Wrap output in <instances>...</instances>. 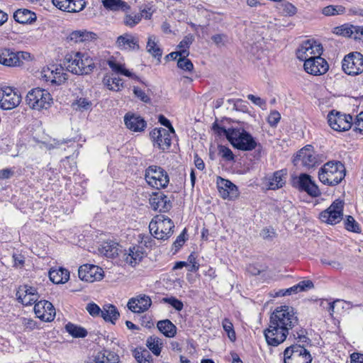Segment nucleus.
<instances>
[{"label": "nucleus", "instance_id": "obj_1", "mask_svg": "<svg viewBox=\"0 0 363 363\" xmlns=\"http://www.w3.org/2000/svg\"><path fill=\"white\" fill-rule=\"evenodd\" d=\"M298 324L296 312L293 307L281 306L276 308L270 315L267 328L264 330L268 345L277 347L283 343L291 330Z\"/></svg>", "mask_w": 363, "mask_h": 363}, {"label": "nucleus", "instance_id": "obj_2", "mask_svg": "<svg viewBox=\"0 0 363 363\" xmlns=\"http://www.w3.org/2000/svg\"><path fill=\"white\" fill-rule=\"evenodd\" d=\"M64 65L69 72L78 75L88 74L95 68L92 58L79 52L66 55Z\"/></svg>", "mask_w": 363, "mask_h": 363}, {"label": "nucleus", "instance_id": "obj_3", "mask_svg": "<svg viewBox=\"0 0 363 363\" xmlns=\"http://www.w3.org/2000/svg\"><path fill=\"white\" fill-rule=\"evenodd\" d=\"M345 175V167L340 161H329L318 171L320 182L328 186L337 185L344 179Z\"/></svg>", "mask_w": 363, "mask_h": 363}, {"label": "nucleus", "instance_id": "obj_4", "mask_svg": "<svg viewBox=\"0 0 363 363\" xmlns=\"http://www.w3.org/2000/svg\"><path fill=\"white\" fill-rule=\"evenodd\" d=\"M174 228L173 221L162 214L155 216L149 224L150 234L160 240H168L173 234Z\"/></svg>", "mask_w": 363, "mask_h": 363}, {"label": "nucleus", "instance_id": "obj_5", "mask_svg": "<svg viewBox=\"0 0 363 363\" xmlns=\"http://www.w3.org/2000/svg\"><path fill=\"white\" fill-rule=\"evenodd\" d=\"M229 142L232 145L242 151H250L256 148L257 143L248 132L243 129L235 128L230 134Z\"/></svg>", "mask_w": 363, "mask_h": 363}, {"label": "nucleus", "instance_id": "obj_6", "mask_svg": "<svg viewBox=\"0 0 363 363\" xmlns=\"http://www.w3.org/2000/svg\"><path fill=\"white\" fill-rule=\"evenodd\" d=\"M26 101L31 108L40 111L50 106L52 97L47 90L35 88L28 93Z\"/></svg>", "mask_w": 363, "mask_h": 363}, {"label": "nucleus", "instance_id": "obj_7", "mask_svg": "<svg viewBox=\"0 0 363 363\" xmlns=\"http://www.w3.org/2000/svg\"><path fill=\"white\" fill-rule=\"evenodd\" d=\"M145 179L148 185L157 189L165 188L169 182L167 172L157 165L149 166L145 169Z\"/></svg>", "mask_w": 363, "mask_h": 363}, {"label": "nucleus", "instance_id": "obj_8", "mask_svg": "<svg viewBox=\"0 0 363 363\" xmlns=\"http://www.w3.org/2000/svg\"><path fill=\"white\" fill-rule=\"evenodd\" d=\"M284 363H311L310 352L300 345H293L286 347L284 352Z\"/></svg>", "mask_w": 363, "mask_h": 363}, {"label": "nucleus", "instance_id": "obj_9", "mask_svg": "<svg viewBox=\"0 0 363 363\" xmlns=\"http://www.w3.org/2000/svg\"><path fill=\"white\" fill-rule=\"evenodd\" d=\"M40 79L53 85H60L67 79V74L61 65H52L43 68Z\"/></svg>", "mask_w": 363, "mask_h": 363}, {"label": "nucleus", "instance_id": "obj_10", "mask_svg": "<svg viewBox=\"0 0 363 363\" xmlns=\"http://www.w3.org/2000/svg\"><path fill=\"white\" fill-rule=\"evenodd\" d=\"M329 125L336 131H346L353 125L352 116L350 114L342 113L335 110L328 115Z\"/></svg>", "mask_w": 363, "mask_h": 363}, {"label": "nucleus", "instance_id": "obj_11", "mask_svg": "<svg viewBox=\"0 0 363 363\" xmlns=\"http://www.w3.org/2000/svg\"><path fill=\"white\" fill-rule=\"evenodd\" d=\"M343 71L348 75H358L363 72V55L352 52L346 55L342 63Z\"/></svg>", "mask_w": 363, "mask_h": 363}, {"label": "nucleus", "instance_id": "obj_12", "mask_svg": "<svg viewBox=\"0 0 363 363\" xmlns=\"http://www.w3.org/2000/svg\"><path fill=\"white\" fill-rule=\"evenodd\" d=\"M293 186L298 191L307 193L311 197H318L321 194L315 181L309 174L306 173H302L296 177L294 179Z\"/></svg>", "mask_w": 363, "mask_h": 363}, {"label": "nucleus", "instance_id": "obj_13", "mask_svg": "<svg viewBox=\"0 0 363 363\" xmlns=\"http://www.w3.org/2000/svg\"><path fill=\"white\" fill-rule=\"evenodd\" d=\"M293 162L296 166H302L309 170L318 164L316 155L313 151V146L308 145L301 149L294 157Z\"/></svg>", "mask_w": 363, "mask_h": 363}, {"label": "nucleus", "instance_id": "obj_14", "mask_svg": "<svg viewBox=\"0 0 363 363\" xmlns=\"http://www.w3.org/2000/svg\"><path fill=\"white\" fill-rule=\"evenodd\" d=\"M343 202L340 199H336L333 203L320 214L321 221L335 225L342 219Z\"/></svg>", "mask_w": 363, "mask_h": 363}, {"label": "nucleus", "instance_id": "obj_15", "mask_svg": "<svg viewBox=\"0 0 363 363\" xmlns=\"http://www.w3.org/2000/svg\"><path fill=\"white\" fill-rule=\"evenodd\" d=\"M21 96L10 86L0 89V108L11 110L17 107L21 101Z\"/></svg>", "mask_w": 363, "mask_h": 363}, {"label": "nucleus", "instance_id": "obj_16", "mask_svg": "<svg viewBox=\"0 0 363 363\" xmlns=\"http://www.w3.org/2000/svg\"><path fill=\"white\" fill-rule=\"evenodd\" d=\"M323 48L320 44L313 40L303 41L296 50V57L301 61L308 60L313 58V56L322 55Z\"/></svg>", "mask_w": 363, "mask_h": 363}, {"label": "nucleus", "instance_id": "obj_17", "mask_svg": "<svg viewBox=\"0 0 363 363\" xmlns=\"http://www.w3.org/2000/svg\"><path fill=\"white\" fill-rule=\"evenodd\" d=\"M321 55L313 56L304 62L305 71L312 75H322L327 72L329 66L327 61L320 57Z\"/></svg>", "mask_w": 363, "mask_h": 363}, {"label": "nucleus", "instance_id": "obj_18", "mask_svg": "<svg viewBox=\"0 0 363 363\" xmlns=\"http://www.w3.org/2000/svg\"><path fill=\"white\" fill-rule=\"evenodd\" d=\"M150 135L154 147L162 151L169 150L171 146L172 138L167 130L163 128H155Z\"/></svg>", "mask_w": 363, "mask_h": 363}, {"label": "nucleus", "instance_id": "obj_19", "mask_svg": "<svg viewBox=\"0 0 363 363\" xmlns=\"http://www.w3.org/2000/svg\"><path fill=\"white\" fill-rule=\"evenodd\" d=\"M79 277L87 282L100 281L104 277L102 268L94 264H84L79 268Z\"/></svg>", "mask_w": 363, "mask_h": 363}, {"label": "nucleus", "instance_id": "obj_20", "mask_svg": "<svg viewBox=\"0 0 363 363\" xmlns=\"http://www.w3.org/2000/svg\"><path fill=\"white\" fill-rule=\"evenodd\" d=\"M216 184L222 198L233 200L239 196V191L237 186L230 180L218 177Z\"/></svg>", "mask_w": 363, "mask_h": 363}, {"label": "nucleus", "instance_id": "obj_21", "mask_svg": "<svg viewBox=\"0 0 363 363\" xmlns=\"http://www.w3.org/2000/svg\"><path fill=\"white\" fill-rule=\"evenodd\" d=\"M34 312L38 318L46 322L53 320L55 316V308L53 305L45 300L38 301L35 304Z\"/></svg>", "mask_w": 363, "mask_h": 363}, {"label": "nucleus", "instance_id": "obj_22", "mask_svg": "<svg viewBox=\"0 0 363 363\" xmlns=\"http://www.w3.org/2000/svg\"><path fill=\"white\" fill-rule=\"evenodd\" d=\"M152 305V301L149 296L140 294L129 299L127 307L133 313H143L147 311Z\"/></svg>", "mask_w": 363, "mask_h": 363}, {"label": "nucleus", "instance_id": "obj_23", "mask_svg": "<svg viewBox=\"0 0 363 363\" xmlns=\"http://www.w3.org/2000/svg\"><path fill=\"white\" fill-rule=\"evenodd\" d=\"M150 204L155 211L167 212L172 208V202L162 192L152 194L150 199Z\"/></svg>", "mask_w": 363, "mask_h": 363}, {"label": "nucleus", "instance_id": "obj_24", "mask_svg": "<svg viewBox=\"0 0 363 363\" xmlns=\"http://www.w3.org/2000/svg\"><path fill=\"white\" fill-rule=\"evenodd\" d=\"M335 30L337 35L363 41V26L345 23L335 28Z\"/></svg>", "mask_w": 363, "mask_h": 363}, {"label": "nucleus", "instance_id": "obj_25", "mask_svg": "<svg viewBox=\"0 0 363 363\" xmlns=\"http://www.w3.org/2000/svg\"><path fill=\"white\" fill-rule=\"evenodd\" d=\"M142 246H133L130 247L128 252H125L123 255V260L131 266L138 264L146 255Z\"/></svg>", "mask_w": 363, "mask_h": 363}, {"label": "nucleus", "instance_id": "obj_26", "mask_svg": "<svg viewBox=\"0 0 363 363\" xmlns=\"http://www.w3.org/2000/svg\"><path fill=\"white\" fill-rule=\"evenodd\" d=\"M124 121L126 127L135 132L144 130L147 125L145 121L141 116L135 114L126 113Z\"/></svg>", "mask_w": 363, "mask_h": 363}, {"label": "nucleus", "instance_id": "obj_27", "mask_svg": "<svg viewBox=\"0 0 363 363\" xmlns=\"http://www.w3.org/2000/svg\"><path fill=\"white\" fill-rule=\"evenodd\" d=\"M0 64L7 67L19 66V57L9 48H0Z\"/></svg>", "mask_w": 363, "mask_h": 363}, {"label": "nucleus", "instance_id": "obj_28", "mask_svg": "<svg viewBox=\"0 0 363 363\" xmlns=\"http://www.w3.org/2000/svg\"><path fill=\"white\" fill-rule=\"evenodd\" d=\"M120 245L113 240L104 242L99 247V253L108 258H113L118 255Z\"/></svg>", "mask_w": 363, "mask_h": 363}, {"label": "nucleus", "instance_id": "obj_29", "mask_svg": "<svg viewBox=\"0 0 363 363\" xmlns=\"http://www.w3.org/2000/svg\"><path fill=\"white\" fill-rule=\"evenodd\" d=\"M116 43L118 47L121 50L129 49L132 50H138L140 49L138 40L129 34H125L118 37Z\"/></svg>", "mask_w": 363, "mask_h": 363}, {"label": "nucleus", "instance_id": "obj_30", "mask_svg": "<svg viewBox=\"0 0 363 363\" xmlns=\"http://www.w3.org/2000/svg\"><path fill=\"white\" fill-rule=\"evenodd\" d=\"M14 20L21 24H30L35 21L36 15L34 12L26 9H20L13 13Z\"/></svg>", "mask_w": 363, "mask_h": 363}, {"label": "nucleus", "instance_id": "obj_31", "mask_svg": "<svg viewBox=\"0 0 363 363\" xmlns=\"http://www.w3.org/2000/svg\"><path fill=\"white\" fill-rule=\"evenodd\" d=\"M286 175L285 170L277 171L273 176L267 179V186L269 189L275 190L281 188L285 184L284 176Z\"/></svg>", "mask_w": 363, "mask_h": 363}, {"label": "nucleus", "instance_id": "obj_32", "mask_svg": "<svg viewBox=\"0 0 363 363\" xmlns=\"http://www.w3.org/2000/svg\"><path fill=\"white\" fill-rule=\"evenodd\" d=\"M101 318L106 322H110L113 324L119 318L120 313L117 308L112 304H106L103 306L101 312Z\"/></svg>", "mask_w": 363, "mask_h": 363}, {"label": "nucleus", "instance_id": "obj_33", "mask_svg": "<svg viewBox=\"0 0 363 363\" xmlns=\"http://www.w3.org/2000/svg\"><path fill=\"white\" fill-rule=\"evenodd\" d=\"M49 277L54 284H63L67 282L69 279V272L64 269H51L49 271Z\"/></svg>", "mask_w": 363, "mask_h": 363}, {"label": "nucleus", "instance_id": "obj_34", "mask_svg": "<svg viewBox=\"0 0 363 363\" xmlns=\"http://www.w3.org/2000/svg\"><path fill=\"white\" fill-rule=\"evenodd\" d=\"M96 35L94 33L89 32L86 30H78L70 33L67 39L69 41L77 43L94 39Z\"/></svg>", "mask_w": 363, "mask_h": 363}, {"label": "nucleus", "instance_id": "obj_35", "mask_svg": "<svg viewBox=\"0 0 363 363\" xmlns=\"http://www.w3.org/2000/svg\"><path fill=\"white\" fill-rule=\"evenodd\" d=\"M157 327L167 337H173L177 333V327L168 319L158 321Z\"/></svg>", "mask_w": 363, "mask_h": 363}, {"label": "nucleus", "instance_id": "obj_36", "mask_svg": "<svg viewBox=\"0 0 363 363\" xmlns=\"http://www.w3.org/2000/svg\"><path fill=\"white\" fill-rule=\"evenodd\" d=\"M145 345L153 354L159 356L164 344L162 339L156 335H151L147 337Z\"/></svg>", "mask_w": 363, "mask_h": 363}, {"label": "nucleus", "instance_id": "obj_37", "mask_svg": "<svg viewBox=\"0 0 363 363\" xmlns=\"http://www.w3.org/2000/svg\"><path fill=\"white\" fill-rule=\"evenodd\" d=\"M102 4L106 9L113 11H123L127 12L130 9L129 5L122 0H103Z\"/></svg>", "mask_w": 363, "mask_h": 363}, {"label": "nucleus", "instance_id": "obj_38", "mask_svg": "<svg viewBox=\"0 0 363 363\" xmlns=\"http://www.w3.org/2000/svg\"><path fill=\"white\" fill-rule=\"evenodd\" d=\"M119 356L114 352L104 350L95 357V363H119Z\"/></svg>", "mask_w": 363, "mask_h": 363}, {"label": "nucleus", "instance_id": "obj_39", "mask_svg": "<svg viewBox=\"0 0 363 363\" xmlns=\"http://www.w3.org/2000/svg\"><path fill=\"white\" fill-rule=\"evenodd\" d=\"M157 43L158 41L157 40L156 36H149L146 49L150 54H151L154 57L158 58V60H160L162 55V50L157 45Z\"/></svg>", "mask_w": 363, "mask_h": 363}, {"label": "nucleus", "instance_id": "obj_40", "mask_svg": "<svg viewBox=\"0 0 363 363\" xmlns=\"http://www.w3.org/2000/svg\"><path fill=\"white\" fill-rule=\"evenodd\" d=\"M104 84L109 90L118 91L123 87L122 79L116 77L106 75L103 79Z\"/></svg>", "mask_w": 363, "mask_h": 363}, {"label": "nucleus", "instance_id": "obj_41", "mask_svg": "<svg viewBox=\"0 0 363 363\" xmlns=\"http://www.w3.org/2000/svg\"><path fill=\"white\" fill-rule=\"evenodd\" d=\"M108 65L110 68L116 73H120L126 77H130L133 79L139 81V77L135 74L131 73L128 69L123 67L122 65L118 63L116 61L110 60L108 61Z\"/></svg>", "mask_w": 363, "mask_h": 363}, {"label": "nucleus", "instance_id": "obj_42", "mask_svg": "<svg viewBox=\"0 0 363 363\" xmlns=\"http://www.w3.org/2000/svg\"><path fill=\"white\" fill-rule=\"evenodd\" d=\"M66 331L74 337H85L87 335L86 330L81 326L72 323H68L65 325Z\"/></svg>", "mask_w": 363, "mask_h": 363}, {"label": "nucleus", "instance_id": "obj_43", "mask_svg": "<svg viewBox=\"0 0 363 363\" xmlns=\"http://www.w3.org/2000/svg\"><path fill=\"white\" fill-rule=\"evenodd\" d=\"M345 11V7L342 5H329L322 9L321 13L325 16H334L342 15Z\"/></svg>", "mask_w": 363, "mask_h": 363}, {"label": "nucleus", "instance_id": "obj_44", "mask_svg": "<svg viewBox=\"0 0 363 363\" xmlns=\"http://www.w3.org/2000/svg\"><path fill=\"white\" fill-rule=\"evenodd\" d=\"M142 18H143L142 13H136V12H131L129 13H126L123 18V23L126 26L133 28L140 23V21L142 20Z\"/></svg>", "mask_w": 363, "mask_h": 363}, {"label": "nucleus", "instance_id": "obj_45", "mask_svg": "<svg viewBox=\"0 0 363 363\" xmlns=\"http://www.w3.org/2000/svg\"><path fill=\"white\" fill-rule=\"evenodd\" d=\"M194 41V36L192 34H188L178 45V48L181 53L184 55V57H188L189 55V48L190 45Z\"/></svg>", "mask_w": 363, "mask_h": 363}, {"label": "nucleus", "instance_id": "obj_46", "mask_svg": "<svg viewBox=\"0 0 363 363\" xmlns=\"http://www.w3.org/2000/svg\"><path fill=\"white\" fill-rule=\"evenodd\" d=\"M37 290L34 287L23 285L19 286L16 292V296L17 298H18V295H21L25 296H31L33 297H35L37 296Z\"/></svg>", "mask_w": 363, "mask_h": 363}, {"label": "nucleus", "instance_id": "obj_47", "mask_svg": "<svg viewBox=\"0 0 363 363\" xmlns=\"http://www.w3.org/2000/svg\"><path fill=\"white\" fill-rule=\"evenodd\" d=\"M177 66L180 69L187 72H191L194 69V65L191 61L188 59L187 57H184V55H182L179 58L177 61Z\"/></svg>", "mask_w": 363, "mask_h": 363}, {"label": "nucleus", "instance_id": "obj_48", "mask_svg": "<svg viewBox=\"0 0 363 363\" xmlns=\"http://www.w3.org/2000/svg\"><path fill=\"white\" fill-rule=\"evenodd\" d=\"M140 246H144L149 250H151L154 246H155V238L152 235H140Z\"/></svg>", "mask_w": 363, "mask_h": 363}, {"label": "nucleus", "instance_id": "obj_49", "mask_svg": "<svg viewBox=\"0 0 363 363\" xmlns=\"http://www.w3.org/2000/svg\"><path fill=\"white\" fill-rule=\"evenodd\" d=\"M135 358L138 363H152V357L146 350L141 352H135Z\"/></svg>", "mask_w": 363, "mask_h": 363}, {"label": "nucleus", "instance_id": "obj_50", "mask_svg": "<svg viewBox=\"0 0 363 363\" xmlns=\"http://www.w3.org/2000/svg\"><path fill=\"white\" fill-rule=\"evenodd\" d=\"M85 3L82 0H70V4H67V12H79L84 7Z\"/></svg>", "mask_w": 363, "mask_h": 363}, {"label": "nucleus", "instance_id": "obj_51", "mask_svg": "<svg viewBox=\"0 0 363 363\" xmlns=\"http://www.w3.org/2000/svg\"><path fill=\"white\" fill-rule=\"evenodd\" d=\"M280 9L282 10V12L286 16H289L295 15L297 12L296 7L295 6H294L292 4L287 2V1L282 2L280 4Z\"/></svg>", "mask_w": 363, "mask_h": 363}, {"label": "nucleus", "instance_id": "obj_52", "mask_svg": "<svg viewBox=\"0 0 363 363\" xmlns=\"http://www.w3.org/2000/svg\"><path fill=\"white\" fill-rule=\"evenodd\" d=\"M345 228L354 233H359L360 231L359 224L355 221L354 218L348 216L345 222Z\"/></svg>", "mask_w": 363, "mask_h": 363}, {"label": "nucleus", "instance_id": "obj_53", "mask_svg": "<svg viewBox=\"0 0 363 363\" xmlns=\"http://www.w3.org/2000/svg\"><path fill=\"white\" fill-rule=\"evenodd\" d=\"M223 328L224 330L227 333L229 339L231 341L235 340V333L233 330V325L232 323L228 319H224L223 321Z\"/></svg>", "mask_w": 363, "mask_h": 363}, {"label": "nucleus", "instance_id": "obj_54", "mask_svg": "<svg viewBox=\"0 0 363 363\" xmlns=\"http://www.w3.org/2000/svg\"><path fill=\"white\" fill-rule=\"evenodd\" d=\"M86 310L92 317H99L101 315L102 309L95 303H89L86 306Z\"/></svg>", "mask_w": 363, "mask_h": 363}, {"label": "nucleus", "instance_id": "obj_55", "mask_svg": "<svg viewBox=\"0 0 363 363\" xmlns=\"http://www.w3.org/2000/svg\"><path fill=\"white\" fill-rule=\"evenodd\" d=\"M218 154L225 160L231 161L234 160V155L231 150L224 145L218 146Z\"/></svg>", "mask_w": 363, "mask_h": 363}, {"label": "nucleus", "instance_id": "obj_56", "mask_svg": "<svg viewBox=\"0 0 363 363\" xmlns=\"http://www.w3.org/2000/svg\"><path fill=\"white\" fill-rule=\"evenodd\" d=\"M162 301L164 303H169L178 311H182L184 306L183 303L180 300L173 296L169 298H163Z\"/></svg>", "mask_w": 363, "mask_h": 363}, {"label": "nucleus", "instance_id": "obj_57", "mask_svg": "<svg viewBox=\"0 0 363 363\" xmlns=\"http://www.w3.org/2000/svg\"><path fill=\"white\" fill-rule=\"evenodd\" d=\"M38 298H39V296L38 294L35 297H33L31 296H25L18 295V298H17L18 301L25 306H30L33 303L35 304L38 302Z\"/></svg>", "mask_w": 363, "mask_h": 363}, {"label": "nucleus", "instance_id": "obj_58", "mask_svg": "<svg viewBox=\"0 0 363 363\" xmlns=\"http://www.w3.org/2000/svg\"><path fill=\"white\" fill-rule=\"evenodd\" d=\"M213 129L218 134V135H224L226 138L230 140V134L232 130H235V128H228L226 129L223 127L220 126L218 123H215L213 125Z\"/></svg>", "mask_w": 363, "mask_h": 363}, {"label": "nucleus", "instance_id": "obj_59", "mask_svg": "<svg viewBox=\"0 0 363 363\" xmlns=\"http://www.w3.org/2000/svg\"><path fill=\"white\" fill-rule=\"evenodd\" d=\"M133 93L138 99H140L142 101L145 103H150V97L145 94V92L142 90L141 89L134 86L133 87Z\"/></svg>", "mask_w": 363, "mask_h": 363}, {"label": "nucleus", "instance_id": "obj_60", "mask_svg": "<svg viewBox=\"0 0 363 363\" xmlns=\"http://www.w3.org/2000/svg\"><path fill=\"white\" fill-rule=\"evenodd\" d=\"M354 130L363 134V111L359 113L353 123Z\"/></svg>", "mask_w": 363, "mask_h": 363}, {"label": "nucleus", "instance_id": "obj_61", "mask_svg": "<svg viewBox=\"0 0 363 363\" xmlns=\"http://www.w3.org/2000/svg\"><path fill=\"white\" fill-rule=\"evenodd\" d=\"M345 302L342 300H336L333 302H330L328 303V311L330 312V315H332L333 313H335V308H338L339 307H341L342 308H344L343 304Z\"/></svg>", "mask_w": 363, "mask_h": 363}, {"label": "nucleus", "instance_id": "obj_62", "mask_svg": "<svg viewBox=\"0 0 363 363\" xmlns=\"http://www.w3.org/2000/svg\"><path fill=\"white\" fill-rule=\"evenodd\" d=\"M299 291H305L314 287L313 283L311 280H304L297 284Z\"/></svg>", "mask_w": 363, "mask_h": 363}, {"label": "nucleus", "instance_id": "obj_63", "mask_svg": "<svg viewBox=\"0 0 363 363\" xmlns=\"http://www.w3.org/2000/svg\"><path fill=\"white\" fill-rule=\"evenodd\" d=\"M281 115L278 111H272L268 117V123L272 126H276L280 121Z\"/></svg>", "mask_w": 363, "mask_h": 363}, {"label": "nucleus", "instance_id": "obj_64", "mask_svg": "<svg viewBox=\"0 0 363 363\" xmlns=\"http://www.w3.org/2000/svg\"><path fill=\"white\" fill-rule=\"evenodd\" d=\"M247 99L250 100L255 105H257L261 108H264L266 106V101L259 96H256L253 94L247 95Z\"/></svg>", "mask_w": 363, "mask_h": 363}]
</instances>
